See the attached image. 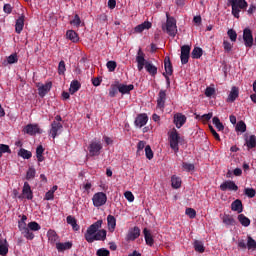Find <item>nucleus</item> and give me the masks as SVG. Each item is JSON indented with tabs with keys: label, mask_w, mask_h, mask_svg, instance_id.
I'll use <instances>...</instances> for the list:
<instances>
[{
	"label": "nucleus",
	"mask_w": 256,
	"mask_h": 256,
	"mask_svg": "<svg viewBox=\"0 0 256 256\" xmlns=\"http://www.w3.org/2000/svg\"><path fill=\"white\" fill-rule=\"evenodd\" d=\"M103 225V220H98L87 228L84 235L88 243H93V241H105L107 239V231L99 230Z\"/></svg>",
	"instance_id": "f257e3e1"
},
{
	"label": "nucleus",
	"mask_w": 256,
	"mask_h": 256,
	"mask_svg": "<svg viewBox=\"0 0 256 256\" xmlns=\"http://www.w3.org/2000/svg\"><path fill=\"white\" fill-rule=\"evenodd\" d=\"M229 4L232 8V15L236 17V19H239L241 11L247 9L249 7V4L246 0H229Z\"/></svg>",
	"instance_id": "f03ea898"
},
{
	"label": "nucleus",
	"mask_w": 256,
	"mask_h": 256,
	"mask_svg": "<svg viewBox=\"0 0 256 256\" xmlns=\"http://www.w3.org/2000/svg\"><path fill=\"white\" fill-rule=\"evenodd\" d=\"M168 139L170 143L171 149L175 153L179 151V142L181 141V136L179 135V132H177V129L173 128L169 133H168Z\"/></svg>",
	"instance_id": "7ed1b4c3"
},
{
	"label": "nucleus",
	"mask_w": 256,
	"mask_h": 256,
	"mask_svg": "<svg viewBox=\"0 0 256 256\" xmlns=\"http://www.w3.org/2000/svg\"><path fill=\"white\" fill-rule=\"evenodd\" d=\"M87 149L89 157H99L103 149V144L101 141L93 140L89 143Z\"/></svg>",
	"instance_id": "20e7f679"
},
{
	"label": "nucleus",
	"mask_w": 256,
	"mask_h": 256,
	"mask_svg": "<svg viewBox=\"0 0 256 256\" xmlns=\"http://www.w3.org/2000/svg\"><path fill=\"white\" fill-rule=\"evenodd\" d=\"M165 31L170 37H175V35H177V21L175 18H169V14H167Z\"/></svg>",
	"instance_id": "39448f33"
},
{
	"label": "nucleus",
	"mask_w": 256,
	"mask_h": 256,
	"mask_svg": "<svg viewBox=\"0 0 256 256\" xmlns=\"http://www.w3.org/2000/svg\"><path fill=\"white\" fill-rule=\"evenodd\" d=\"M92 203L94 207H103L107 203V194L104 192H97L92 197Z\"/></svg>",
	"instance_id": "423d86ee"
},
{
	"label": "nucleus",
	"mask_w": 256,
	"mask_h": 256,
	"mask_svg": "<svg viewBox=\"0 0 256 256\" xmlns=\"http://www.w3.org/2000/svg\"><path fill=\"white\" fill-rule=\"evenodd\" d=\"M62 130H63V124H61V122H52L50 131H49V136L52 137V139H55V137H57V135H59Z\"/></svg>",
	"instance_id": "0eeeda50"
},
{
	"label": "nucleus",
	"mask_w": 256,
	"mask_h": 256,
	"mask_svg": "<svg viewBox=\"0 0 256 256\" xmlns=\"http://www.w3.org/2000/svg\"><path fill=\"white\" fill-rule=\"evenodd\" d=\"M140 235L141 229H139V227L135 226L133 228H130L126 235V241H135V239H138Z\"/></svg>",
	"instance_id": "6e6552de"
},
{
	"label": "nucleus",
	"mask_w": 256,
	"mask_h": 256,
	"mask_svg": "<svg viewBox=\"0 0 256 256\" xmlns=\"http://www.w3.org/2000/svg\"><path fill=\"white\" fill-rule=\"evenodd\" d=\"M37 87H38V94L40 95V97H45L47 93L51 91V87H53V83L47 82L44 85L41 83H38Z\"/></svg>",
	"instance_id": "1a4fd4ad"
},
{
	"label": "nucleus",
	"mask_w": 256,
	"mask_h": 256,
	"mask_svg": "<svg viewBox=\"0 0 256 256\" xmlns=\"http://www.w3.org/2000/svg\"><path fill=\"white\" fill-rule=\"evenodd\" d=\"M243 40L246 47H253V32H251V29L249 28L244 29Z\"/></svg>",
	"instance_id": "9d476101"
},
{
	"label": "nucleus",
	"mask_w": 256,
	"mask_h": 256,
	"mask_svg": "<svg viewBox=\"0 0 256 256\" xmlns=\"http://www.w3.org/2000/svg\"><path fill=\"white\" fill-rule=\"evenodd\" d=\"M136 63L138 67V71H143V67H145V64L147 63L145 61V53L141 49L138 50L137 56H136Z\"/></svg>",
	"instance_id": "9b49d317"
},
{
	"label": "nucleus",
	"mask_w": 256,
	"mask_h": 256,
	"mask_svg": "<svg viewBox=\"0 0 256 256\" xmlns=\"http://www.w3.org/2000/svg\"><path fill=\"white\" fill-rule=\"evenodd\" d=\"M167 100V93L165 90H160L157 99V109L163 111L165 109V101Z\"/></svg>",
	"instance_id": "f8f14e48"
},
{
	"label": "nucleus",
	"mask_w": 256,
	"mask_h": 256,
	"mask_svg": "<svg viewBox=\"0 0 256 256\" xmlns=\"http://www.w3.org/2000/svg\"><path fill=\"white\" fill-rule=\"evenodd\" d=\"M221 191H237L239 187L235 182L228 180L220 185Z\"/></svg>",
	"instance_id": "ddd939ff"
},
{
	"label": "nucleus",
	"mask_w": 256,
	"mask_h": 256,
	"mask_svg": "<svg viewBox=\"0 0 256 256\" xmlns=\"http://www.w3.org/2000/svg\"><path fill=\"white\" fill-rule=\"evenodd\" d=\"M24 133H27V135H37V133H41V128L37 124H28L24 128Z\"/></svg>",
	"instance_id": "4468645a"
},
{
	"label": "nucleus",
	"mask_w": 256,
	"mask_h": 256,
	"mask_svg": "<svg viewBox=\"0 0 256 256\" xmlns=\"http://www.w3.org/2000/svg\"><path fill=\"white\" fill-rule=\"evenodd\" d=\"M187 121V117L181 113H177L174 115V124L176 125L177 129H181L182 125H185Z\"/></svg>",
	"instance_id": "2eb2a0df"
},
{
	"label": "nucleus",
	"mask_w": 256,
	"mask_h": 256,
	"mask_svg": "<svg viewBox=\"0 0 256 256\" xmlns=\"http://www.w3.org/2000/svg\"><path fill=\"white\" fill-rule=\"evenodd\" d=\"M147 121H149L147 114H139L135 119V125L139 128L145 127V125H147Z\"/></svg>",
	"instance_id": "dca6fc26"
},
{
	"label": "nucleus",
	"mask_w": 256,
	"mask_h": 256,
	"mask_svg": "<svg viewBox=\"0 0 256 256\" xmlns=\"http://www.w3.org/2000/svg\"><path fill=\"white\" fill-rule=\"evenodd\" d=\"M151 27H153V24H151L149 21H145L134 28V33H143V31H147L151 29Z\"/></svg>",
	"instance_id": "f3484780"
},
{
	"label": "nucleus",
	"mask_w": 256,
	"mask_h": 256,
	"mask_svg": "<svg viewBox=\"0 0 256 256\" xmlns=\"http://www.w3.org/2000/svg\"><path fill=\"white\" fill-rule=\"evenodd\" d=\"M107 225H108V231L110 233H113L115 231V228L117 227V219L113 215L107 216Z\"/></svg>",
	"instance_id": "a211bd4d"
},
{
	"label": "nucleus",
	"mask_w": 256,
	"mask_h": 256,
	"mask_svg": "<svg viewBox=\"0 0 256 256\" xmlns=\"http://www.w3.org/2000/svg\"><path fill=\"white\" fill-rule=\"evenodd\" d=\"M22 195L28 200L33 199V191H31V186L27 182L24 183Z\"/></svg>",
	"instance_id": "6ab92c4d"
},
{
	"label": "nucleus",
	"mask_w": 256,
	"mask_h": 256,
	"mask_svg": "<svg viewBox=\"0 0 256 256\" xmlns=\"http://www.w3.org/2000/svg\"><path fill=\"white\" fill-rule=\"evenodd\" d=\"M237 97H239V88L234 86L228 95L227 103H233Z\"/></svg>",
	"instance_id": "aec40b11"
},
{
	"label": "nucleus",
	"mask_w": 256,
	"mask_h": 256,
	"mask_svg": "<svg viewBox=\"0 0 256 256\" xmlns=\"http://www.w3.org/2000/svg\"><path fill=\"white\" fill-rule=\"evenodd\" d=\"M71 247H73L72 242H64V243L58 242V243H56V249L60 253H63V251H67V250L71 249Z\"/></svg>",
	"instance_id": "412c9836"
},
{
	"label": "nucleus",
	"mask_w": 256,
	"mask_h": 256,
	"mask_svg": "<svg viewBox=\"0 0 256 256\" xmlns=\"http://www.w3.org/2000/svg\"><path fill=\"white\" fill-rule=\"evenodd\" d=\"M135 89V86L133 84L125 85V84H120L118 86V91L119 93H122V95H127V93H131Z\"/></svg>",
	"instance_id": "4be33fe9"
},
{
	"label": "nucleus",
	"mask_w": 256,
	"mask_h": 256,
	"mask_svg": "<svg viewBox=\"0 0 256 256\" xmlns=\"http://www.w3.org/2000/svg\"><path fill=\"white\" fill-rule=\"evenodd\" d=\"M9 253V243L6 239H0V255L6 256Z\"/></svg>",
	"instance_id": "5701e85b"
},
{
	"label": "nucleus",
	"mask_w": 256,
	"mask_h": 256,
	"mask_svg": "<svg viewBox=\"0 0 256 256\" xmlns=\"http://www.w3.org/2000/svg\"><path fill=\"white\" fill-rule=\"evenodd\" d=\"M232 211H236L237 213H243V203L241 200L237 199L231 204Z\"/></svg>",
	"instance_id": "b1692460"
},
{
	"label": "nucleus",
	"mask_w": 256,
	"mask_h": 256,
	"mask_svg": "<svg viewBox=\"0 0 256 256\" xmlns=\"http://www.w3.org/2000/svg\"><path fill=\"white\" fill-rule=\"evenodd\" d=\"M23 27H25V17L21 16L16 20V25H15L16 33H21V31H23Z\"/></svg>",
	"instance_id": "393cba45"
},
{
	"label": "nucleus",
	"mask_w": 256,
	"mask_h": 256,
	"mask_svg": "<svg viewBox=\"0 0 256 256\" xmlns=\"http://www.w3.org/2000/svg\"><path fill=\"white\" fill-rule=\"evenodd\" d=\"M143 233L146 244H148L150 247H153L154 240L153 235H151V232L147 228H145L143 230Z\"/></svg>",
	"instance_id": "a878e982"
},
{
	"label": "nucleus",
	"mask_w": 256,
	"mask_h": 256,
	"mask_svg": "<svg viewBox=\"0 0 256 256\" xmlns=\"http://www.w3.org/2000/svg\"><path fill=\"white\" fill-rule=\"evenodd\" d=\"M66 38L72 41V43L79 42V35L74 30H68L66 32Z\"/></svg>",
	"instance_id": "bb28decb"
},
{
	"label": "nucleus",
	"mask_w": 256,
	"mask_h": 256,
	"mask_svg": "<svg viewBox=\"0 0 256 256\" xmlns=\"http://www.w3.org/2000/svg\"><path fill=\"white\" fill-rule=\"evenodd\" d=\"M66 221L68 225H71L73 231H79L80 227L79 224H77V219L73 216H67Z\"/></svg>",
	"instance_id": "cd10ccee"
},
{
	"label": "nucleus",
	"mask_w": 256,
	"mask_h": 256,
	"mask_svg": "<svg viewBox=\"0 0 256 256\" xmlns=\"http://www.w3.org/2000/svg\"><path fill=\"white\" fill-rule=\"evenodd\" d=\"M164 69L166 71V75H173V66L171 65L169 57L164 59Z\"/></svg>",
	"instance_id": "c85d7f7f"
},
{
	"label": "nucleus",
	"mask_w": 256,
	"mask_h": 256,
	"mask_svg": "<svg viewBox=\"0 0 256 256\" xmlns=\"http://www.w3.org/2000/svg\"><path fill=\"white\" fill-rule=\"evenodd\" d=\"M44 152H45V149L43 148L42 145H39L36 148V157H37L38 163H43V161H45V157H43Z\"/></svg>",
	"instance_id": "c756f323"
},
{
	"label": "nucleus",
	"mask_w": 256,
	"mask_h": 256,
	"mask_svg": "<svg viewBox=\"0 0 256 256\" xmlns=\"http://www.w3.org/2000/svg\"><path fill=\"white\" fill-rule=\"evenodd\" d=\"M47 237L50 243H57L59 236L57 235V232L55 230H48Z\"/></svg>",
	"instance_id": "7c9ffc66"
},
{
	"label": "nucleus",
	"mask_w": 256,
	"mask_h": 256,
	"mask_svg": "<svg viewBox=\"0 0 256 256\" xmlns=\"http://www.w3.org/2000/svg\"><path fill=\"white\" fill-rule=\"evenodd\" d=\"M238 221L243 227H249L251 225V220L247 218L244 214L238 215Z\"/></svg>",
	"instance_id": "2f4dec72"
},
{
	"label": "nucleus",
	"mask_w": 256,
	"mask_h": 256,
	"mask_svg": "<svg viewBox=\"0 0 256 256\" xmlns=\"http://www.w3.org/2000/svg\"><path fill=\"white\" fill-rule=\"evenodd\" d=\"M145 69L150 75H157V68L151 62L145 63Z\"/></svg>",
	"instance_id": "473e14b6"
},
{
	"label": "nucleus",
	"mask_w": 256,
	"mask_h": 256,
	"mask_svg": "<svg viewBox=\"0 0 256 256\" xmlns=\"http://www.w3.org/2000/svg\"><path fill=\"white\" fill-rule=\"evenodd\" d=\"M18 156L22 157V159H31L33 154L31 153V151L21 148L18 152Z\"/></svg>",
	"instance_id": "72a5a7b5"
},
{
	"label": "nucleus",
	"mask_w": 256,
	"mask_h": 256,
	"mask_svg": "<svg viewBox=\"0 0 256 256\" xmlns=\"http://www.w3.org/2000/svg\"><path fill=\"white\" fill-rule=\"evenodd\" d=\"M80 87H81V84H79V81H77V80L72 81L70 84V88H69L71 95L77 93V91H78V89H80Z\"/></svg>",
	"instance_id": "f704fd0d"
},
{
	"label": "nucleus",
	"mask_w": 256,
	"mask_h": 256,
	"mask_svg": "<svg viewBox=\"0 0 256 256\" xmlns=\"http://www.w3.org/2000/svg\"><path fill=\"white\" fill-rule=\"evenodd\" d=\"M192 59H201L203 56V49L200 47H195L192 51Z\"/></svg>",
	"instance_id": "c9c22d12"
},
{
	"label": "nucleus",
	"mask_w": 256,
	"mask_h": 256,
	"mask_svg": "<svg viewBox=\"0 0 256 256\" xmlns=\"http://www.w3.org/2000/svg\"><path fill=\"white\" fill-rule=\"evenodd\" d=\"M194 249L198 253H205V246L203 245V242L195 240L194 241Z\"/></svg>",
	"instance_id": "e433bc0d"
},
{
	"label": "nucleus",
	"mask_w": 256,
	"mask_h": 256,
	"mask_svg": "<svg viewBox=\"0 0 256 256\" xmlns=\"http://www.w3.org/2000/svg\"><path fill=\"white\" fill-rule=\"evenodd\" d=\"M246 145H247L248 149H253L254 147H256L255 135H252L248 139H246Z\"/></svg>",
	"instance_id": "4c0bfd02"
},
{
	"label": "nucleus",
	"mask_w": 256,
	"mask_h": 256,
	"mask_svg": "<svg viewBox=\"0 0 256 256\" xmlns=\"http://www.w3.org/2000/svg\"><path fill=\"white\" fill-rule=\"evenodd\" d=\"M212 123L213 125H215L216 129H218V131H223L225 129V126H223V123H221V120H219V117H214L212 119Z\"/></svg>",
	"instance_id": "58836bf2"
},
{
	"label": "nucleus",
	"mask_w": 256,
	"mask_h": 256,
	"mask_svg": "<svg viewBox=\"0 0 256 256\" xmlns=\"http://www.w3.org/2000/svg\"><path fill=\"white\" fill-rule=\"evenodd\" d=\"M171 183H172L173 189H179L181 187V178L177 176H172Z\"/></svg>",
	"instance_id": "ea45409f"
},
{
	"label": "nucleus",
	"mask_w": 256,
	"mask_h": 256,
	"mask_svg": "<svg viewBox=\"0 0 256 256\" xmlns=\"http://www.w3.org/2000/svg\"><path fill=\"white\" fill-rule=\"evenodd\" d=\"M236 131H238L239 133H245V131H247V125L245 124V122L239 121L236 124Z\"/></svg>",
	"instance_id": "a19ab883"
},
{
	"label": "nucleus",
	"mask_w": 256,
	"mask_h": 256,
	"mask_svg": "<svg viewBox=\"0 0 256 256\" xmlns=\"http://www.w3.org/2000/svg\"><path fill=\"white\" fill-rule=\"evenodd\" d=\"M4 153L11 154V148L7 144H0V159L3 157Z\"/></svg>",
	"instance_id": "79ce46f5"
},
{
	"label": "nucleus",
	"mask_w": 256,
	"mask_h": 256,
	"mask_svg": "<svg viewBox=\"0 0 256 256\" xmlns=\"http://www.w3.org/2000/svg\"><path fill=\"white\" fill-rule=\"evenodd\" d=\"M28 229L30 231H40L41 230V225L37 222H30L28 223Z\"/></svg>",
	"instance_id": "37998d69"
},
{
	"label": "nucleus",
	"mask_w": 256,
	"mask_h": 256,
	"mask_svg": "<svg viewBox=\"0 0 256 256\" xmlns=\"http://www.w3.org/2000/svg\"><path fill=\"white\" fill-rule=\"evenodd\" d=\"M247 248L252 249L253 251L256 249V241L251 236H248Z\"/></svg>",
	"instance_id": "c03bdc74"
},
{
	"label": "nucleus",
	"mask_w": 256,
	"mask_h": 256,
	"mask_svg": "<svg viewBox=\"0 0 256 256\" xmlns=\"http://www.w3.org/2000/svg\"><path fill=\"white\" fill-rule=\"evenodd\" d=\"M223 223H225L226 225L233 226V225H235V219L232 218V216H230V215H225L223 217Z\"/></svg>",
	"instance_id": "a18cd8bd"
},
{
	"label": "nucleus",
	"mask_w": 256,
	"mask_h": 256,
	"mask_svg": "<svg viewBox=\"0 0 256 256\" xmlns=\"http://www.w3.org/2000/svg\"><path fill=\"white\" fill-rule=\"evenodd\" d=\"M244 194L246 195V197L253 199V197H255V195H256V191L253 188H245Z\"/></svg>",
	"instance_id": "49530a36"
},
{
	"label": "nucleus",
	"mask_w": 256,
	"mask_h": 256,
	"mask_svg": "<svg viewBox=\"0 0 256 256\" xmlns=\"http://www.w3.org/2000/svg\"><path fill=\"white\" fill-rule=\"evenodd\" d=\"M22 234L24 235V237L26 239H28L29 241H32V239H35V234H33V232H31V230L25 229Z\"/></svg>",
	"instance_id": "de8ad7c7"
},
{
	"label": "nucleus",
	"mask_w": 256,
	"mask_h": 256,
	"mask_svg": "<svg viewBox=\"0 0 256 256\" xmlns=\"http://www.w3.org/2000/svg\"><path fill=\"white\" fill-rule=\"evenodd\" d=\"M37 171L35 170V168L30 167L26 173V179H34L35 175H36Z\"/></svg>",
	"instance_id": "09e8293b"
},
{
	"label": "nucleus",
	"mask_w": 256,
	"mask_h": 256,
	"mask_svg": "<svg viewBox=\"0 0 256 256\" xmlns=\"http://www.w3.org/2000/svg\"><path fill=\"white\" fill-rule=\"evenodd\" d=\"M185 213L190 219H195V217H197V211L193 208H187Z\"/></svg>",
	"instance_id": "8fccbe9b"
},
{
	"label": "nucleus",
	"mask_w": 256,
	"mask_h": 256,
	"mask_svg": "<svg viewBox=\"0 0 256 256\" xmlns=\"http://www.w3.org/2000/svg\"><path fill=\"white\" fill-rule=\"evenodd\" d=\"M65 71H67L65 68V61L61 60L58 65V73L59 75H65Z\"/></svg>",
	"instance_id": "3c124183"
},
{
	"label": "nucleus",
	"mask_w": 256,
	"mask_h": 256,
	"mask_svg": "<svg viewBox=\"0 0 256 256\" xmlns=\"http://www.w3.org/2000/svg\"><path fill=\"white\" fill-rule=\"evenodd\" d=\"M17 61H19L17 54H11L7 57V62L9 63V65H13V63H17Z\"/></svg>",
	"instance_id": "603ef678"
},
{
	"label": "nucleus",
	"mask_w": 256,
	"mask_h": 256,
	"mask_svg": "<svg viewBox=\"0 0 256 256\" xmlns=\"http://www.w3.org/2000/svg\"><path fill=\"white\" fill-rule=\"evenodd\" d=\"M106 67L110 72H113V71H115V69H117V62L108 61L107 64H106Z\"/></svg>",
	"instance_id": "864d4df0"
},
{
	"label": "nucleus",
	"mask_w": 256,
	"mask_h": 256,
	"mask_svg": "<svg viewBox=\"0 0 256 256\" xmlns=\"http://www.w3.org/2000/svg\"><path fill=\"white\" fill-rule=\"evenodd\" d=\"M124 197H125V199H127V201H129V203H133V201H135V196L133 195V192H131V191H126L124 193Z\"/></svg>",
	"instance_id": "5fc2aeb1"
},
{
	"label": "nucleus",
	"mask_w": 256,
	"mask_h": 256,
	"mask_svg": "<svg viewBox=\"0 0 256 256\" xmlns=\"http://www.w3.org/2000/svg\"><path fill=\"white\" fill-rule=\"evenodd\" d=\"M182 167H183L184 171H194L195 170V165H193L191 163H187V162H183Z\"/></svg>",
	"instance_id": "6e6d98bb"
},
{
	"label": "nucleus",
	"mask_w": 256,
	"mask_h": 256,
	"mask_svg": "<svg viewBox=\"0 0 256 256\" xmlns=\"http://www.w3.org/2000/svg\"><path fill=\"white\" fill-rule=\"evenodd\" d=\"M228 37L230 41H233V42L237 41V32H235V30L233 29L228 30Z\"/></svg>",
	"instance_id": "4d7b16f0"
},
{
	"label": "nucleus",
	"mask_w": 256,
	"mask_h": 256,
	"mask_svg": "<svg viewBox=\"0 0 256 256\" xmlns=\"http://www.w3.org/2000/svg\"><path fill=\"white\" fill-rule=\"evenodd\" d=\"M145 155H146L147 159H149V160L153 159V150H151V146L147 145L145 147Z\"/></svg>",
	"instance_id": "13d9d810"
},
{
	"label": "nucleus",
	"mask_w": 256,
	"mask_h": 256,
	"mask_svg": "<svg viewBox=\"0 0 256 256\" xmlns=\"http://www.w3.org/2000/svg\"><path fill=\"white\" fill-rule=\"evenodd\" d=\"M70 23L74 26V27H79L81 25V18L79 17V15H75L74 19L72 21H70Z\"/></svg>",
	"instance_id": "bf43d9fd"
},
{
	"label": "nucleus",
	"mask_w": 256,
	"mask_h": 256,
	"mask_svg": "<svg viewBox=\"0 0 256 256\" xmlns=\"http://www.w3.org/2000/svg\"><path fill=\"white\" fill-rule=\"evenodd\" d=\"M191 47L189 45H184L181 47V55H190Z\"/></svg>",
	"instance_id": "052dcab7"
},
{
	"label": "nucleus",
	"mask_w": 256,
	"mask_h": 256,
	"mask_svg": "<svg viewBox=\"0 0 256 256\" xmlns=\"http://www.w3.org/2000/svg\"><path fill=\"white\" fill-rule=\"evenodd\" d=\"M117 93H119V87L111 86V88L109 89V96L115 97Z\"/></svg>",
	"instance_id": "680f3d73"
},
{
	"label": "nucleus",
	"mask_w": 256,
	"mask_h": 256,
	"mask_svg": "<svg viewBox=\"0 0 256 256\" xmlns=\"http://www.w3.org/2000/svg\"><path fill=\"white\" fill-rule=\"evenodd\" d=\"M223 47H224V51H227V53H229V51H231V49H233V44H231V42H229L227 40H224Z\"/></svg>",
	"instance_id": "e2e57ef3"
},
{
	"label": "nucleus",
	"mask_w": 256,
	"mask_h": 256,
	"mask_svg": "<svg viewBox=\"0 0 256 256\" xmlns=\"http://www.w3.org/2000/svg\"><path fill=\"white\" fill-rule=\"evenodd\" d=\"M206 97H213L215 95V88L213 87H207L205 90Z\"/></svg>",
	"instance_id": "0e129e2a"
},
{
	"label": "nucleus",
	"mask_w": 256,
	"mask_h": 256,
	"mask_svg": "<svg viewBox=\"0 0 256 256\" xmlns=\"http://www.w3.org/2000/svg\"><path fill=\"white\" fill-rule=\"evenodd\" d=\"M210 132L212 133L213 137L216 139V141H221V137L219 136V134L217 133V131H215V128H213V126H209Z\"/></svg>",
	"instance_id": "69168bd1"
},
{
	"label": "nucleus",
	"mask_w": 256,
	"mask_h": 256,
	"mask_svg": "<svg viewBox=\"0 0 256 256\" xmlns=\"http://www.w3.org/2000/svg\"><path fill=\"white\" fill-rule=\"evenodd\" d=\"M97 256H109V250L102 248L96 252Z\"/></svg>",
	"instance_id": "338daca9"
},
{
	"label": "nucleus",
	"mask_w": 256,
	"mask_h": 256,
	"mask_svg": "<svg viewBox=\"0 0 256 256\" xmlns=\"http://www.w3.org/2000/svg\"><path fill=\"white\" fill-rule=\"evenodd\" d=\"M212 117L213 113L204 114L201 116V121H203V123H207V121H210Z\"/></svg>",
	"instance_id": "774afa93"
}]
</instances>
